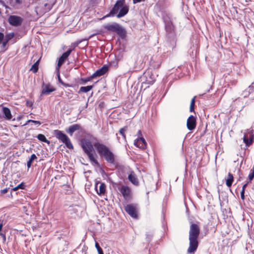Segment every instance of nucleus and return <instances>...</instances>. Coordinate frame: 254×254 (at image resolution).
<instances>
[{"instance_id": "f257e3e1", "label": "nucleus", "mask_w": 254, "mask_h": 254, "mask_svg": "<svg viewBox=\"0 0 254 254\" xmlns=\"http://www.w3.org/2000/svg\"><path fill=\"white\" fill-rule=\"evenodd\" d=\"M94 146L97 152L100 156L104 157L105 160L109 163L113 164L115 163V159L114 153L110 148L104 144L100 142L96 137H93Z\"/></svg>"}, {"instance_id": "f03ea898", "label": "nucleus", "mask_w": 254, "mask_h": 254, "mask_svg": "<svg viewBox=\"0 0 254 254\" xmlns=\"http://www.w3.org/2000/svg\"><path fill=\"white\" fill-rule=\"evenodd\" d=\"M200 234V229L196 224L192 223L190 226L189 231V247L188 249V253H194L198 246V238Z\"/></svg>"}, {"instance_id": "7ed1b4c3", "label": "nucleus", "mask_w": 254, "mask_h": 254, "mask_svg": "<svg viewBox=\"0 0 254 254\" xmlns=\"http://www.w3.org/2000/svg\"><path fill=\"white\" fill-rule=\"evenodd\" d=\"M129 8L125 4V0H118L110 12L104 16L100 20L104 19L109 17H113L117 14L118 18H121L125 16L128 12Z\"/></svg>"}, {"instance_id": "20e7f679", "label": "nucleus", "mask_w": 254, "mask_h": 254, "mask_svg": "<svg viewBox=\"0 0 254 254\" xmlns=\"http://www.w3.org/2000/svg\"><path fill=\"white\" fill-rule=\"evenodd\" d=\"M162 18L165 24L167 42L171 46L173 47L176 43V37L174 30V26L171 20L170 15L169 14L164 13L162 16Z\"/></svg>"}, {"instance_id": "39448f33", "label": "nucleus", "mask_w": 254, "mask_h": 254, "mask_svg": "<svg viewBox=\"0 0 254 254\" xmlns=\"http://www.w3.org/2000/svg\"><path fill=\"white\" fill-rule=\"evenodd\" d=\"M104 28L108 31L117 33L122 39H125L127 36L126 29L118 23L112 22L108 23L104 25Z\"/></svg>"}, {"instance_id": "423d86ee", "label": "nucleus", "mask_w": 254, "mask_h": 254, "mask_svg": "<svg viewBox=\"0 0 254 254\" xmlns=\"http://www.w3.org/2000/svg\"><path fill=\"white\" fill-rule=\"evenodd\" d=\"M156 80V75L150 69L146 70L139 78L141 83V87L143 85H148L145 88L149 87V85L153 84Z\"/></svg>"}, {"instance_id": "0eeeda50", "label": "nucleus", "mask_w": 254, "mask_h": 254, "mask_svg": "<svg viewBox=\"0 0 254 254\" xmlns=\"http://www.w3.org/2000/svg\"><path fill=\"white\" fill-rule=\"evenodd\" d=\"M55 136L61 142H63L65 146L69 149H73V146L68 136L62 131L56 129L54 131Z\"/></svg>"}, {"instance_id": "6e6552de", "label": "nucleus", "mask_w": 254, "mask_h": 254, "mask_svg": "<svg viewBox=\"0 0 254 254\" xmlns=\"http://www.w3.org/2000/svg\"><path fill=\"white\" fill-rule=\"evenodd\" d=\"M80 145L84 152L86 154L93 152L94 144L93 145L89 139L86 138L81 139L80 141Z\"/></svg>"}, {"instance_id": "1a4fd4ad", "label": "nucleus", "mask_w": 254, "mask_h": 254, "mask_svg": "<svg viewBox=\"0 0 254 254\" xmlns=\"http://www.w3.org/2000/svg\"><path fill=\"white\" fill-rule=\"evenodd\" d=\"M125 210L131 217L135 219L137 218L136 205L135 204H127L125 207Z\"/></svg>"}, {"instance_id": "9d476101", "label": "nucleus", "mask_w": 254, "mask_h": 254, "mask_svg": "<svg viewBox=\"0 0 254 254\" xmlns=\"http://www.w3.org/2000/svg\"><path fill=\"white\" fill-rule=\"evenodd\" d=\"M119 190L125 200H129L130 199L131 197V190L129 187L122 186L119 188Z\"/></svg>"}, {"instance_id": "9b49d317", "label": "nucleus", "mask_w": 254, "mask_h": 254, "mask_svg": "<svg viewBox=\"0 0 254 254\" xmlns=\"http://www.w3.org/2000/svg\"><path fill=\"white\" fill-rule=\"evenodd\" d=\"M23 18L17 15H10L8 18L9 23L13 26H20L22 22Z\"/></svg>"}, {"instance_id": "f8f14e48", "label": "nucleus", "mask_w": 254, "mask_h": 254, "mask_svg": "<svg viewBox=\"0 0 254 254\" xmlns=\"http://www.w3.org/2000/svg\"><path fill=\"white\" fill-rule=\"evenodd\" d=\"M162 58L161 56H153L150 62V65L154 69L158 68L160 67L162 63Z\"/></svg>"}, {"instance_id": "ddd939ff", "label": "nucleus", "mask_w": 254, "mask_h": 254, "mask_svg": "<svg viewBox=\"0 0 254 254\" xmlns=\"http://www.w3.org/2000/svg\"><path fill=\"white\" fill-rule=\"evenodd\" d=\"M242 95L244 98H249L252 101L254 100V86L250 85L243 91Z\"/></svg>"}, {"instance_id": "4468645a", "label": "nucleus", "mask_w": 254, "mask_h": 254, "mask_svg": "<svg viewBox=\"0 0 254 254\" xmlns=\"http://www.w3.org/2000/svg\"><path fill=\"white\" fill-rule=\"evenodd\" d=\"M72 50L71 49H68L66 52L64 53L59 58L58 60V63L57 66L56 67L58 68H60L62 64L64 63L65 60L67 59L68 56L70 55L72 52Z\"/></svg>"}, {"instance_id": "2eb2a0df", "label": "nucleus", "mask_w": 254, "mask_h": 254, "mask_svg": "<svg viewBox=\"0 0 254 254\" xmlns=\"http://www.w3.org/2000/svg\"><path fill=\"white\" fill-rule=\"evenodd\" d=\"M187 128L189 130H193L196 127V119L193 115H190L187 120Z\"/></svg>"}, {"instance_id": "dca6fc26", "label": "nucleus", "mask_w": 254, "mask_h": 254, "mask_svg": "<svg viewBox=\"0 0 254 254\" xmlns=\"http://www.w3.org/2000/svg\"><path fill=\"white\" fill-rule=\"evenodd\" d=\"M134 145L141 149H145L147 146V143L143 137H140L134 140Z\"/></svg>"}, {"instance_id": "f3484780", "label": "nucleus", "mask_w": 254, "mask_h": 254, "mask_svg": "<svg viewBox=\"0 0 254 254\" xmlns=\"http://www.w3.org/2000/svg\"><path fill=\"white\" fill-rule=\"evenodd\" d=\"M108 70V66L104 65L101 68L97 70L94 73L92 74V75H93L94 78L96 77H99L105 74Z\"/></svg>"}, {"instance_id": "a211bd4d", "label": "nucleus", "mask_w": 254, "mask_h": 254, "mask_svg": "<svg viewBox=\"0 0 254 254\" xmlns=\"http://www.w3.org/2000/svg\"><path fill=\"white\" fill-rule=\"evenodd\" d=\"M3 118L9 121L12 118V115L10 109L6 107H3L1 109Z\"/></svg>"}, {"instance_id": "6ab92c4d", "label": "nucleus", "mask_w": 254, "mask_h": 254, "mask_svg": "<svg viewBox=\"0 0 254 254\" xmlns=\"http://www.w3.org/2000/svg\"><path fill=\"white\" fill-rule=\"evenodd\" d=\"M95 188L97 193L100 195L104 194L106 192V185L104 183L97 184Z\"/></svg>"}, {"instance_id": "aec40b11", "label": "nucleus", "mask_w": 254, "mask_h": 254, "mask_svg": "<svg viewBox=\"0 0 254 254\" xmlns=\"http://www.w3.org/2000/svg\"><path fill=\"white\" fill-rule=\"evenodd\" d=\"M55 89L52 87L50 84H46L45 86H43L42 91V95H48L50 93L54 91Z\"/></svg>"}, {"instance_id": "412c9836", "label": "nucleus", "mask_w": 254, "mask_h": 254, "mask_svg": "<svg viewBox=\"0 0 254 254\" xmlns=\"http://www.w3.org/2000/svg\"><path fill=\"white\" fill-rule=\"evenodd\" d=\"M80 126L78 124H74L69 127L66 132L72 135L74 132L80 129Z\"/></svg>"}, {"instance_id": "4be33fe9", "label": "nucleus", "mask_w": 254, "mask_h": 254, "mask_svg": "<svg viewBox=\"0 0 254 254\" xmlns=\"http://www.w3.org/2000/svg\"><path fill=\"white\" fill-rule=\"evenodd\" d=\"M88 248L85 245H80L76 250L75 252L78 253L79 254H86Z\"/></svg>"}, {"instance_id": "5701e85b", "label": "nucleus", "mask_w": 254, "mask_h": 254, "mask_svg": "<svg viewBox=\"0 0 254 254\" xmlns=\"http://www.w3.org/2000/svg\"><path fill=\"white\" fill-rule=\"evenodd\" d=\"M88 156V157L91 163L94 165H96L97 166H99V163L97 160L94 157L93 154L92 152L88 153L86 154Z\"/></svg>"}, {"instance_id": "b1692460", "label": "nucleus", "mask_w": 254, "mask_h": 254, "mask_svg": "<svg viewBox=\"0 0 254 254\" xmlns=\"http://www.w3.org/2000/svg\"><path fill=\"white\" fill-rule=\"evenodd\" d=\"M128 180L133 185L138 184V181L133 172H131L128 176Z\"/></svg>"}, {"instance_id": "393cba45", "label": "nucleus", "mask_w": 254, "mask_h": 254, "mask_svg": "<svg viewBox=\"0 0 254 254\" xmlns=\"http://www.w3.org/2000/svg\"><path fill=\"white\" fill-rule=\"evenodd\" d=\"M60 68H57V67H56V73H57V77L58 78V81L59 82L61 83L63 85H64V87H70V85H69L68 84H67V83H64L61 78V76H60Z\"/></svg>"}, {"instance_id": "a878e982", "label": "nucleus", "mask_w": 254, "mask_h": 254, "mask_svg": "<svg viewBox=\"0 0 254 254\" xmlns=\"http://www.w3.org/2000/svg\"><path fill=\"white\" fill-rule=\"evenodd\" d=\"M233 180H234L233 175L231 173H229L228 175V178L226 181V184L227 186L228 187H231L232 183L233 182Z\"/></svg>"}, {"instance_id": "bb28decb", "label": "nucleus", "mask_w": 254, "mask_h": 254, "mask_svg": "<svg viewBox=\"0 0 254 254\" xmlns=\"http://www.w3.org/2000/svg\"><path fill=\"white\" fill-rule=\"evenodd\" d=\"M95 34H92L90 36H89L88 38H84V39H81V40H78V41H77L76 42L73 43L72 44V46L74 47V48H75L76 47H77L78 46L79 44H80L81 43H82V42L84 41H88L90 39H91L92 37H93Z\"/></svg>"}, {"instance_id": "cd10ccee", "label": "nucleus", "mask_w": 254, "mask_h": 254, "mask_svg": "<svg viewBox=\"0 0 254 254\" xmlns=\"http://www.w3.org/2000/svg\"><path fill=\"white\" fill-rule=\"evenodd\" d=\"M93 88V85H88L86 86H81L80 89L78 93L82 92V93H87L90 91Z\"/></svg>"}, {"instance_id": "c85d7f7f", "label": "nucleus", "mask_w": 254, "mask_h": 254, "mask_svg": "<svg viewBox=\"0 0 254 254\" xmlns=\"http://www.w3.org/2000/svg\"><path fill=\"white\" fill-rule=\"evenodd\" d=\"M37 138H38V139L42 142H45V143H48V144H50V142L49 140H48L46 136L43 134H39L37 136Z\"/></svg>"}, {"instance_id": "c756f323", "label": "nucleus", "mask_w": 254, "mask_h": 254, "mask_svg": "<svg viewBox=\"0 0 254 254\" xmlns=\"http://www.w3.org/2000/svg\"><path fill=\"white\" fill-rule=\"evenodd\" d=\"M37 159V156L35 154H33L31 155L30 158L27 162V166L28 168H30L32 165V162Z\"/></svg>"}, {"instance_id": "7c9ffc66", "label": "nucleus", "mask_w": 254, "mask_h": 254, "mask_svg": "<svg viewBox=\"0 0 254 254\" xmlns=\"http://www.w3.org/2000/svg\"><path fill=\"white\" fill-rule=\"evenodd\" d=\"M145 236V239L146 241L147 242L148 244L147 246L145 248V250H147L149 251V250H148V246L149 245V242L152 240V239L153 238V235L150 233H146Z\"/></svg>"}, {"instance_id": "2f4dec72", "label": "nucleus", "mask_w": 254, "mask_h": 254, "mask_svg": "<svg viewBox=\"0 0 254 254\" xmlns=\"http://www.w3.org/2000/svg\"><path fill=\"white\" fill-rule=\"evenodd\" d=\"M39 64V61H37L32 65L31 70H32L33 73H36L38 71Z\"/></svg>"}, {"instance_id": "473e14b6", "label": "nucleus", "mask_w": 254, "mask_h": 254, "mask_svg": "<svg viewBox=\"0 0 254 254\" xmlns=\"http://www.w3.org/2000/svg\"><path fill=\"white\" fill-rule=\"evenodd\" d=\"M244 142L246 144V146H250L253 141V138H248L245 135L244 137L243 138Z\"/></svg>"}, {"instance_id": "72a5a7b5", "label": "nucleus", "mask_w": 254, "mask_h": 254, "mask_svg": "<svg viewBox=\"0 0 254 254\" xmlns=\"http://www.w3.org/2000/svg\"><path fill=\"white\" fill-rule=\"evenodd\" d=\"M93 78H94V77L92 74L91 76H90L89 77H87L86 78H81L80 80H81V81L82 82L81 83L83 84H85L87 82L91 81Z\"/></svg>"}, {"instance_id": "f704fd0d", "label": "nucleus", "mask_w": 254, "mask_h": 254, "mask_svg": "<svg viewBox=\"0 0 254 254\" xmlns=\"http://www.w3.org/2000/svg\"><path fill=\"white\" fill-rule=\"evenodd\" d=\"M127 126H125L124 127L121 128L119 130L120 134L122 135V136H123V137L124 138V139H126V134L125 133V131L127 129Z\"/></svg>"}, {"instance_id": "c9c22d12", "label": "nucleus", "mask_w": 254, "mask_h": 254, "mask_svg": "<svg viewBox=\"0 0 254 254\" xmlns=\"http://www.w3.org/2000/svg\"><path fill=\"white\" fill-rule=\"evenodd\" d=\"M194 105H195V97H193L191 100L190 108V112H194Z\"/></svg>"}, {"instance_id": "e433bc0d", "label": "nucleus", "mask_w": 254, "mask_h": 254, "mask_svg": "<svg viewBox=\"0 0 254 254\" xmlns=\"http://www.w3.org/2000/svg\"><path fill=\"white\" fill-rule=\"evenodd\" d=\"M194 105H195V97H193L191 100L190 108V112H194Z\"/></svg>"}, {"instance_id": "4c0bfd02", "label": "nucleus", "mask_w": 254, "mask_h": 254, "mask_svg": "<svg viewBox=\"0 0 254 254\" xmlns=\"http://www.w3.org/2000/svg\"><path fill=\"white\" fill-rule=\"evenodd\" d=\"M14 36V34L13 32L9 33L5 35V38L4 39L8 42L13 38Z\"/></svg>"}, {"instance_id": "58836bf2", "label": "nucleus", "mask_w": 254, "mask_h": 254, "mask_svg": "<svg viewBox=\"0 0 254 254\" xmlns=\"http://www.w3.org/2000/svg\"><path fill=\"white\" fill-rule=\"evenodd\" d=\"M248 178L250 181H252L254 178V166H253V168L250 170Z\"/></svg>"}, {"instance_id": "ea45409f", "label": "nucleus", "mask_w": 254, "mask_h": 254, "mask_svg": "<svg viewBox=\"0 0 254 254\" xmlns=\"http://www.w3.org/2000/svg\"><path fill=\"white\" fill-rule=\"evenodd\" d=\"M95 247L98 252V254H104L102 248L100 247L99 245L97 243H95Z\"/></svg>"}, {"instance_id": "a19ab883", "label": "nucleus", "mask_w": 254, "mask_h": 254, "mask_svg": "<svg viewBox=\"0 0 254 254\" xmlns=\"http://www.w3.org/2000/svg\"><path fill=\"white\" fill-rule=\"evenodd\" d=\"M18 188H19L20 189L24 190L25 188V185L23 182H22L18 185Z\"/></svg>"}, {"instance_id": "79ce46f5", "label": "nucleus", "mask_w": 254, "mask_h": 254, "mask_svg": "<svg viewBox=\"0 0 254 254\" xmlns=\"http://www.w3.org/2000/svg\"><path fill=\"white\" fill-rule=\"evenodd\" d=\"M240 194H241V199L243 200H244L245 199V191L241 190Z\"/></svg>"}, {"instance_id": "37998d69", "label": "nucleus", "mask_w": 254, "mask_h": 254, "mask_svg": "<svg viewBox=\"0 0 254 254\" xmlns=\"http://www.w3.org/2000/svg\"><path fill=\"white\" fill-rule=\"evenodd\" d=\"M4 34L1 33V32H0V43L2 41V40L4 39Z\"/></svg>"}, {"instance_id": "c03bdc74", "label": "nucleus", "mask_w": 254, "mask_h": 254, "mask_svg": "<svg viewBox=\"0 0 254 254\" xmlns=\"http://www.w3.org/2000/svg\"><path fill=\"white\" fill-rule=\"evenodd\" d=\"M8 42L4 39V41L2 42V47L4 48Z\"/></svg>"}, {"instance_id": "a18cd8bd", "label": "nucleus", "mask_w": 254, "mask_h": 254, "mask_svg": "<svg viewBox=\"0 0 254 254\" xmlns=\"http://www.w3.org/2000/svg\"><path fill=\"white\" fill-rule=\"evenodd\" d=\"M136 135L138 136V138H139L140 137H143L142 136V132H141L140 130H139L138 131Z\"/></svg>"}, {"instance_id": "49530a36", "label": "nucleus", "mask_w": 254, "mask_h": 254, "mask_svg": "<svg viewBox=\"0 0 254 254\" xmlns=\"http://www.w3.org/2000/svg\"><path fill=\"white\" fill-rule=\"evenodd\" d=\"M32 123L35 124H36V125H38L39 126L41 124V123L40 121H38L32 120Z\"/></svg>"}, {"instance_id": "de8ad7c7", "label": "nucleus", "mask_w": 254, "mask_h": 254, "mask_svg": "<svg viewBox=\"0 0 254 254\" xmlns=\"http://www.w3.org/2000/svg\"><path fill=\"white\" fill-rule=\"evenodd\" d=\"M33 105V103L32 102L29 101H26V105L27 106H29V107H31Z\"/></svg>"}, {"instance_id": "09e8293b", "label": "nucleus", "mask_w": 254, "mask_h": 254, "mask_svg": "<svg viewBox=\"0 0 254 254\" xmlns=\"http://www.w3.org/2000/svg\"><path fill=\"white\" fill-rule=\"evenodd\" d=\"M133 3L135 4L136 3L140 2L141 1H144L145 0H132Z\"/></svg>"}, {"instance_id": "8fccbe9b", "label": "nucleus", "mask_w": 254, "mask_h": 254, "mask_svg": "<svg viewBox=\"0 0 254 254\" xmlns=\"http://www.w3.org/2000/svg\"><path fill=\"white\" fill-rule=\"evenodd\" d=\"M0 236H1L2 237V238H3V240L4 241H5L6 240V236H5V235L2 233H0Z\"/></svg>"}, {"instance_id": "3c124183", "label": "nucleus", "mask_w": 254, "mask_h": 254, "mask_svg": "<svg viewBox=\"0 0 254 254\" xmlns=\"http://www.w3.org/2000/svg\"><path fill=\"white\" fill-rule=\"evenodd\" d=\"M7 191H8V190H7V189L6 188V189H4L1 190V193L2 194H4V193H6L7 192Z\"/></svg>"}, {"instance_id": "603ef678", "label": "nucleus", "mask_w": 254, "mask_h": 254, "mask_svg": "<svg viewBox=\"0 0 254 254\" xmlns=\"http://www.w3.org/2000/svg\"><path fill=\"white\" fill-rule=\"evenodd\" d=\"M247 185H248V183H246L245 184H244L242 187V190L245 191V189H246V188L247 187Z\"/></svg>"}, {"instance_id": "864d4df0", "label": "nucleus", "mask_w": 254, "mask_h": 254, "mask_svg": "<svg viewBox=\"0 0 254 254\" xmlns=\"http://www.w3.org/2000/svg\"><path fill=\"white\" fill-rule=\"evenodd\" d=\"M31 123H32V120H28L26 122V123H25V124H24L23 126H25V125H27L28 123H31Z\"/></svg>"}, {"instance_id": "5fc2aeb1", "label": "nucleus", "mask_w": 254, "mask_h": 254, "mask_svg": "<svg viewBox=\"0 0 254 254\" xmlns=\"http://www.w3.org/2000/svg\"><path fill=\"white\" fill-rule=\"evenodd\" d=\"M18 189H20L19 188H18V186H16V187L13 188L11 189V190H13V191H16L17 190H18Z\"/></svg>"}, {"instance_id": "6e6d98bb", "label": "nucleus", "mask_w": 254, "mask_h": 254, "mask_svg": "<svg viewBox=\"0 0 254 254\" xmlns=\"http://www.w3.org/2000/svg\"><path fill=\"white\" fill-rule=\"evenodd\" d=\"M21 2H22L21 0H15V3L16 4H20V3H21Z\"/></svg>"}, {"instance_id": "4d7b16f0", "label": "nucleus", "mask_w": 254, "mask_h": 254, "mask_svg": "<svg viewBox=\"0 0 254 254\" xmlns=\"http://www.w3.org/2000/svg\"><path fill=\"white\" fill-rule=\"evenodd\" d=\"M211 87H212V86H211L210 87V88H206V89H205V91L206 92H209L210 89L211 88Z\"/></svg>"}, {"instance_id": "13d9d810", "label": "nucleus", "mask_w": 254, "mask_h": 254, "mask_svg": "<svg viewBox=\"0 0 254 254\" xmlns=\"http://www.w3.org/2000/svg\"><path fill=\"white\" fill-rule=\"evenodd\" d=\"M22 118V116H18V117L17 118V120L18 121H20Z\"/></svg>"}, {"instance_id": "bf43d9fd", "label": "nucleus", "mask_w": 254, "mask_h": 254, "mask_svg": "<svg viewBox=\"0 0 254 254\" xmlns=\"http://www.w3.org/2000/svg\"><path fill=\"white\" fill-rule=\"evenodd\" d=\"M2 227H3L2 223H0V232H1V231L2 230Z\"/></svg>"}, {"instance_id": "052dcab7", "label": "nucleus", "mask_w": 254, "mask_h": 254, "mask_svg": "<svg viewBox=\"0 0 254 254\" xmlns=\"http://www.w3.org/2000/svg\"><path fill=\"white\" fill-rule=\"evenodd\" d=\"M3 118V116H2V111L1 112H0V119H1Z\"/></svg>"}, {"instance_id": "680f3d73", "label": "nucleus", "mask_w": 254, "mask_h": 254, "mask_svg": "<svg viewBox=\"0 0 254 254\" xmlns=\"http://www.w3.org/2000/svg\"><path fill=\"white\" fill-rule=\"evenodd\" d=\"M87 45H88V43H86L85 44V46H85V47H86V46H87Z\"/></svg>"}]
</instances>
